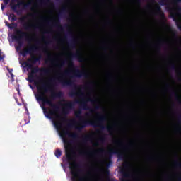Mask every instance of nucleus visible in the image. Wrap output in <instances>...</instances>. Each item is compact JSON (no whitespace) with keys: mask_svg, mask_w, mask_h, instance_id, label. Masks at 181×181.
Masks as SVG:
<instances>
[{"mask_svg":"<svg viewBox=\"0 0 181 181\" xmlns=\"http://www.w3.org/2000/svg\"><path fill=\"white\" fill-rule=\"evenodd\" d=\"M74 115L76 118H78L80 119V122H77L75 120H69L67 118L62 117L61 118V120L63 122H67L69 121L71 123H69L67 124V127L69 128H73L74 127L75 129L77 131H81V129H84L86 127H88V125H90V127H94L95 128H100V129H107V131L109 132L110 134H112L113 128L111 126H105L104 125V122L107 121V116L104 115H101V113L97 112L96 115L97 117H94L93 120H84L83 119V117L81 116V110H77L74 112Z\"/></svg>","mask_w":181,"mask_h":181,"instance_id":"obj_1","label":"nucleus"},{"mask_svg":"<svg viewBox=\"0 0 181 181\" xmlns=\"http://www.w3.org/2000/svg\"><path fill=\"white\" fill-rule=\"evenodd\" d=\"M35 84H40L37 86V94L36 95V99L37 101H42V103L41 108L45 117L49 118V119H52L53 117L59 118L57 112L60 111V107L57 104L54 103L52 100L45 97V93H48V91L52 90L50 83L42 82V79H40L38 82H35Z\"/></svg>","mask_w":181,"mask_h":181,"instance_id":"obj_2","label":"nucleus"},{"mask_svg":"<svg viewBox=\"0 0 181 181\" xmlns=\"http://www.w3.org/2000/svg\"><path fill=\"white\" fill-rule=\"evenodd\" d=\"M94 84H95V83L91 81L86 83L85 86L74 85V90H72L69 92V96H71V98L78 97L79 98L81 99V100H76L75 103H76V104H80L81 107L83 108V110H88L89 112H86L85 114L86 117H90L93 112H95V111H98V110H103V106H101L100 105H97L94 107L93 109H91L88 107V105L87 104L88 103H91V104H98V99L87 98V99L86 100L83 98L85 95L84 92H83V90L86 88L93 90Z\"/></svg>","mask_w":181,"mask_h":181,"instance_id":"obj_3","label":"nucleus"},{"mask_svg":"<svg viewBox=\"0 0 181 181\" xmlns=\"http://www.w3.org/2000/svg\"><path fill=\"white\" fill-rule=\"evenodd\" d=\"M69 66L71 69H74V71L71 70H64L61 74L63 77H69V78H74V77H85V78H87V77H88V74H87L86 71H80L74 66L73 60L71 59L69 61Z\"/></svg>","mask_w":181,"mask_h":181,"instance_id":"obj_4","label":"nucleus"},{"mask_svg":"<svg viewBox=\"0 0 181 181\" xmlns=\"http://www.w3.org/2000/svg\"><path fill=\"white\" fill-rule=\"evenodd\" d=\"M25 65L28 69L31 70V72L28 74V81L29 83H34L35 77H37V75L35 76L37 73H41V74H44L45 76H47V74H50V69H47L46 68H39V66H33V65L28 62H25Z\"/></svg>","mask_w":181,"mask_h":181,"instance_id":"obj_5","label":"nucleus"},{"mask_svg":"<svg viewBox=\"0 0 181 181\" xmlns=\"http://www.w3.org/2000/svg\"><path fill=\"white\" fill-rule=\"evenodd\" d=\"M100 153V155H103V153H106L108 156H112V155H117L119 159H124L125 158V155L124 153L118 148H110L107 152H105L104 148H100L99 150L89 153L90 155H97Z\"/></svg>","mask_w":181,"mask_h":181,"instance_id":"obj_6","label":"nucleus"},{"mask_svg":"<svg viewBox=\"0 0 181 181\" xmlns=\"http://www.w3.org/2000/svg\"><path fill=\"white\" fill-rule=\"evenodd\" d=\"M28 37V33L22 31V30H16L15 34L12 35V39L16 40L18 43V46L16 47V50H21L22 46H23V37Z\"/></svg>","mask_w":181,"mask_h":181,"instance_id":"obj_7","label":"nucleus"},{"mask_svg":"<svg viewBox=\"0 0 181 181\" xmlns=\"http://www.w3.org/2000/svg\"><path fill=\"white\" fill-rule=\"evenodd\" d=\"M17 1L16 4H11V8L13 12H16L17 15H22V10H18V8L19 6H23L22 9L25 10L28 9L32 4V3L28 2V3H25L23 1H19V0H16Z\"/></svg>","mask_w":181,"mask_h":181,"instance_id":"obj_8","label":"nucleus"},{"mask_svg":"<svg viewBox=\"0 0 181 181\" xmlns=\"http://www.w3.org/2000/svg\"><path fill=\"white\" fill-rule=\"evenodd\" d=\"M170 0H160V5L161 6H167L165 9L169 12L170 13V18H172L173 21H176V16H177V13H176V11H175V8H172L169 6V2Z\"/></svg>","mask_w":181,"mask_h":181,"instance_id":"obj_9","label":"nucleus"},{"mask_svg":"<svg viewBox=\"0 0 181 181\" xmlns=\"http://www.w3.org/2000/svg\"><path fill=\"white\" fill-rule=\"evenodd\" d=\"M37 50H39V47L36 45H30L27 48L21 51L20 53L23 57H26L28 54L33 56V53H36Z\"/></svg>","mask_w":181,"mask_h":181,"instance_id":"obj_10","label":"nucleus"},{"mask_svg":"<svg viewBox=\"0 0 181 181\" xmlns=\"http://www.w3.org/2000/svg\"><path fill=\"white\" fill-rule=\"evenodd\" d=\"M63 102L65 103L62 105L64 107L62 110V113L64 114V115H67V114L70 112V110L74 108L75 104H74V102L69 101L66 100H63Z\"/></svg>","mask_w":181,"mask_h":181,"instance_id":"obj_11","label":"nucleus"},{"mask_svg":"<svg viewBox=\"0 0 181 181\" xmlns=\"http://www.w3.org/2000/svg\"><path fill=\"white\" fill-rule=\"evenodd\" d=\"M42 19H43L45 22H47V25H49V26L52 25L54 28H57L61 32H63L64 28L63 26H62V24H60V20L59 18H55L52 23L50 21H47V18L42 17Z\"/></svg>","mask_w":181,"mask_h":181,"instance_id":"obj_12","label":"nucleus"},{"mask_svg":"<svg viewBox=\"0 0 181 181\" xmlns=\"http://www.w3.org/2000/svg\"><path fill=\"white\" fill-rule=\"evenodd\" d=\"M69 59L71 60V59H76L79 63H84L87 60L79 51H76L75 53H71L69 54Z\"/></svg>","mask_w":181,"mask_h":181,"instance_id":"obj_13","label":"nucleus"},{"mask_svg":"<svg viewBox=\"0 0 181 181\" xmlns=\"http://www.w3.org/2000/svg\"><path fill=\"white\" fill-rule=\"evenodd\" d=\"M23 28L25 30H28V31L36 30V29H39V27H37V25L29 22L23 23Z\"/></svg>","mask_w":181,"mask_h":181,"instance_id":"obj_14","label":"nucleus"},{"mask_svg":"<svg viewBox=\"0 0 181 181\" xmlns=\"http://www.w3.org/2000/svg\"><path fill=\"white\" fill-rule=\"evenodd\" d=\"M63 92L59 91V92H52L51 95L49 96V98L48 100H51V101H53L56 100V98H63Z\"/></svg>","mask_w":181,"mask_h":181,"instance_id":"obj_15","label":"nucleus"},{"mask_svg":"<svg viewBox=\"0 0 181 181\" xmlns=\"http://www.w3.org/2000/svg\"><path fill=\"white\" fill-rule=\"evenodd\" d=\"M31 57L29 58L25 63H30V64H36L37 62H40L42 59V55H40L38 57H36L35 55H31Z\"/></svg>","mask_w":181,"mask_h":181,"instance_id":"obj_16","label":"nucleus"},{"mask_svg":"<svg viewBox=\"0 0 181 181\" xmlns=\"http://www.w3.org/2000/svg\"><path fill=\"white\" fill-rule=\"evenodd\" d=\"M113 144H115V145H118L121 149H123V151H128L129 148V146L132 145V141L130 142L129 146H124L122 145V143L120 141V140H115L113 141Z\"/></svg>","mask_w":181,"mask_h":181,"instance_id":"obj_17","label":"nucleus"},{"mask_svg":"<svg viewBox=\"0 0 181 181\" xmlns=\"http://www.w3.org/2000/svg\"><path fill=\"white\" fill-rule=\"evenodd\" d=\"M58 80L63 86H70V84H74L73 81L71 79H62V76H60Z\"/></svg>","mask_w":181,"mask_h":181,"instance_id":"obj_18","label":"nucleus"},{"mask_svg":"<svg viewBox=\"0 0 181 181\" xmlns=\"http://www.w3.org/2000/svg\"><path fill=\"white\" fill-rule=\"evenodd\" d=\"M69 47L71 49H76L77 46V38L73 37L69 43L68 44Z\"/></svg>","mask_w":181,"mask_h":181,"instance_id":"obj_19","label":"nucleus"},{"mask_svg":"<svg viewBox=\"0 0 181 181\" xmlns=\"http://www.w3.org/2000/svg\"><path fill=\"white\" fill-rule=\"evenodd\" d=\"M155 8L158 15H159V16H160V18H162L163 19H165V13L162 11L160 6L156 5Z\"/></svg>","mask_w":181,"mask_h":181,"instance_id":"obj_20","label":"nucleus"},{"mask_svg":"<svg viewBox=\"0 0 181 181\" xmlns=\"http://www.w3.org/2000/svg\"><path fill=\"white\" fill-rule=\"evenodd\" d=\"M171 95H174L175 98L176 100V101L178 103V104L181 105V100H180V95H179V94H177V93L175 90H173L170 93Z\"/></svg>","mask_w":181,"mask_h":181,"instance_id":"obj_21","label":"nucleus"},{"mask_svg":"<svg viewBox=\"0 0 181 181\" xmlns=\"http://www.w3.org/2000/svg\"><path fill=\"white\" fill-rule=\"evenodd\" d=\"M8 21H10V22H15L18 21V18L14 13H11L8 15Z\"/></svg>","mask_w":181,"mask_h":181,"instance_id":"obj_22","label":"nucleus"},{"mask_svg":"<svg viewBox=\"0 0 181 181\" xmlns=\"http://www.w3.org/2000/svg\"><path fill=\"white\" fill-rule=\"evenodd\" d=\"M54 125L57 129H62L63 127V124L60 122H54Z\"/></svg>","mask_w":181,"mask_h":181,"instance_id":"obj_23","label":"nucleus"},{"mask_svg":"<svg viewBox=\"0 0 181 181\" xmlns=\"http://www.w3.org/2000/svg\"><path fill=\"white\" fill-rule=\"evenodd\" d=\"M98 141L100 142V144H105V141H107V137L105 136V134L100 136L98 139Z\"/></svg>","mask_w":181,"mask_h":181,"instance_id":"obj_24","label":"nucleus"},{"mask_svg":"<svg viewBox=\"0 0 181 181\" xmlns=\"http://www.w3.org/2000/svg\"><path fill=\"white\" fill-rule=\"evenodd\" d=\"M67 12H69L67 7H63L62 10L59 12V16H62V15H64V13H67Z\"/></svg>","mask_w":181,"mask_h":181,"instance_id":"obj_25","label":"nucleus"},{"mask_svg":"<svg viewBox=\"0 0 181 181\" xmlns=\"http://www.w3.org/2000/svg\"><path fill=\"white\" fill-rule=\"evenodd\" d=\"M54 155H55L56 158H60V156H62V150L57 148L55 151Z\"/></svg>","mask_w":181,"mask_h":181,"instance_id":"obj_26","label":"nucleus"},{"mask_svg":"<svg viewBox=\"0 0 181 181\" xmlns=\"http://www.w3.org/2000/svg\"><path fill=\"white\" fill-rule=\"evenodd\" d=\"M91 139V136L90 135H86L83 137V142L84 144H87V141H90Z\"/></svg>","mask_w":181,"mask_h":181,"instance_id":"obj_27","label":"nucleus"},{"mask_svg":"<svg viewBox=\"0 0 181 181\" xmlns=\"http://www.w3.org/2000/svg\"><path fill=\"white\" fill-rule=\"evenodd\" d=\"M173 165H174L175 168H181V163L177 160L174 161Z\"/></svg>","mask_w":181,"mask_h":181,"instance_id":"obj_28","label":"nucleus"},{"mask_svg":"<svg viewBox=\"0 0 181 181\" xmlns=\"http://www.w3.org/2000/svg\"><path fill=\"white\" fill-rule=\"evenodd\" d=\"M50 1L51 0H38L41 5H46L47 4H50Z\"/></svg>","mask_w":181,"mask_h":181,"instance_id":"obj_29","label":"nucleus"},{"mask_svg":"<svg viewBox=\"0 0 181 181\" xmlns=\"http://www.w3.org/2000/svg\"><path fill=\"white\" fill-rule=\"evenodd\" d=\"M16 26H18V24H16V23H12L10 25H8V28L10 29H15Z\"/></svg>","mask_w":181,"mask_h":181,"instance_id":"obj_30","label":"nucleus"},{"mask_svg":"<svg viewBox=\"0 0 181 181\" xmlns=\"http://www.w3.org/2000/svg\"><path fill=\"white\" fill-rule=\"evenodd\" d=\"M26 19H28V16H23V17L19 18V21H20L21 23H25V21H26Z\"/></svg>","mask_w":181,"mask_h":181,"instance_id":"obj_31","label":"nucleus"},{"mask_svg":"<svg viewBox=\"0 0 181 181\" xmlns=\"http://www.w3.org/2000/svg\"><path fill=\"white\" fill-rule=\"evenodd\" d=\"M66 62H67V59L62 61L60 64H57V66L58 67H63V66H64V64H66Z\"/></svg>","mask_w":181,"mask_h":181,"instance_id":"obj_32","label":"nucleus"},{"mask_svg":"<svg viewBox=\"0 0 181 181\" xmlns=\"http://www.w3.org/2000/svg\"><path fill=\"white\" fill-rule=\"evenodd\" d=\"M170 69L171 70H174V71H176V70H177V69H176V65H175V64L172 63V64H170Z\"/></svg>","mask_w":181,"mask_h":181,"instance_id":"obj_33","label":"nucleus"},{"mask_svg":"<svg viewBox=\"0 0 181 181\" xmlns=\"http://www.w3.org/2000/svg\"><path fill=\"white\" fill-rule=\"evenodd\" d=\"M123 166L126 168H129V162H126L124 163H123Z\"/></svg>","mask_w":181,"mask_h":181,"instance_id":"obj_34","label":"nucleus"},{"mask_svg":"<svg viewBox=\"0 0 181 181\" xmlns=\"http://www.w3.org/2000/svg\"><path fill=\"white\" fill-rule=\"evenodd\" d=\"M4 59H5V55L2 54V52L0 49V60H4Z\"/></svg>","mask_w":181,"mask_h":181,"instance_id":"obj_35","label":"nucleus"},{"mask_svg":"<svg viewBox=\"0 0 181 181\" xmlns=\"http://www.w3.org/2000/svg\"><path fill=\"white\" fill-rule=\"evenodd\" d=\"M49 62H52V55L48 53V55H47V59Z\"/></svg>","mask_w":181,"mask_h":181,"instance_id":"obj_36","label":"nucleus"},{"mask_svg":"<svg viewBox=\"0 0 181 181\" xmlns=\"http://www.w3.org/2000/svg\"><path fill=\"white\" fill-rule=\"evenodd\" d=\"M181 0H175L173 1L174 5H177V4H180Z\"/></svg>","mask_w":181,"mask_h":181,"instance_id":"obj_37","label":"nucleus"},{"mask_svg":"<svg viewBox=\"0 0 181 181\" xmlns=\"http://www.w3.org/2000/svg\"><path fill=\"white\" fill-rule=\"evenodd\" d=\"M9 1L11 0H3V2L5 5H8V4H9Z\"/></svg>","mask_w":181,"mask_h":181,"instance_id":"obj_38","label":"nucleus"},{"mask_svg":"<svg viewBox=\"0 0 181 181\" xmlns=\"http://www.w3.org/2000/svg\"><path fill=\"white\" fill-rule=\"evenodd\" d=\"M5 25H6V26H7L8 28L9 25H11V23H9L8 21H5Z\"/></svg>","mask_w":181,"mask_h":181,"instance_id":"obj_39","label":"nucleus"},{"mask_svg":"<svg viewBox=\"0 0 181 181\" xmlns=\"http://www.w3.org/2000/svg\"><path fill=\"white\" fill-rule=\"evenodd\" d=\"M64 28H66V29H69L70 28V26H69L68 24H65L64 25Z\"/></svg>","mask_w":181,"mask_h":181,"instance_id":"obj_40","label":"nucleus"},{"mask_svg":"<svg viewBox=\"0 0 181 181\" xmlns=\"http://www.w3.org/2000/svg\"><path fill=\"white\" fill-rule=\"evenodd\" d=\"M131 46H132V49H133L134 50H135L136 47H135V45H134V43H132V44H131Z\"/></svg>","mask_w":181,"mask_h":181,"instance_id":"obj_41","label":"nucleus"},{"mask_svg":"<svg viewBox=\"0 0 181 181\" xmlns=\"http://www.w3.org/2000/svg\"><path fill=\"white\" fill-rule=\"evenodd\" d=\"M177 118H178L179 121L181 120V115L180 114H178Z\"/></svg>","mask_w":181,"mask_h":181,"instance_id":"obj_42","label":"nucleus"},{"mask_svg":"<svg viewBox=\"0 0 181 181\" xmlns=\"http://www.w3.org/2000/svg\"><path fill=\"white\" fill-rule=\"evenodd\" d=\"M177 26L178 29H180L181 30V25H180V24L177 23Z\"/></svg>","mask_w":181,"mask_h":181,"instance_id":"obj_43","label":"nucleus"},{"mask_svg":"<svg viewBox=\"0 0 181 181\" xmlns=\"http://www.w3.org/2000/svg\"><path fill=\"white\" fill-rule=\"evenodd\" d=\"M118 13H123V11L122 9H119L117 11Z\"/></svg>","mask_w":181,"mask_h":181,"instance_id":"obj_44","label":"nucleus"},{"mask_svg":"<svg viewBox=\"0 0 181 181\" xmlns=\"http://www.w3.org/2000/svg\"><path fill=\"white\" fill-rule=\"evenodd\" d=\"M4 9H5V6H4L3 4H1V10L4 11Z\"/></svg>","mask_w":181,"mask_h":181,"instance_id":"obj_45","label":"nucleus"},{"mask_svg":"<svg viewBox=\"0 0 181 181\" xmlns=\"http://www.w3.org/2000/svg\"><path fill=\"white\" fill-rule=\"evenodd\" d=\"M165 86H166L167 88H170V85L169 83H166Z\"/></svg>","mask_w":181,"mask_h":181,"instance_id":"obj_46","label":"nucleus"},{"mask_svg":"<svg viewBox=\"0 0 181 181\" xmlns=\"http://www.w3.org/2000/svg\"><path fill=\"white\" fill-rule=\"evenodd\" d=\"M146 8L147 9H150V8H151V5H147V6H146Z\"/></svg>","mask_w":181,"mask_h":181,"instance_id":"obj_47","label":"nucleus"},{"mask_svg":"<svg viewBox=\"0 0 181 181\" xmlns=\"http://www.w3.org/2000/svg\"><path fill=\"white\" fill-rule=\"evenodd\" d=\"M80 155H86V153H84V152H80Z\"/></svg>","mask_w":181,"mask_h":181,"instance_id":"obj_48","label":"nucleus"},{"mask_svg":"<svg viewBox=\"0 0 181 181\" xmlns=\"http://www.w3.org/2000/svg\"><path fill=\"white\" fill-rule=\"evenodd\" d=\"M107 25H111V21L107 22Z\"/></svg>","mask_w":181,"mask_h":181,"instance_id":"obj_49","label":"nucleus"},{"mask_svg":"<svg viewBox=\"0 0 181 181\" xmlns=\"http://www.w3.org/2000/svg\"><path fill=\"white\" fill-rule=\"evenodd\" d=\"M177 74H178V76H181V72H180V71H179L177 72Z\"/></svg>","mask_w":181,"mask_h":181,"instance_id":"obj_50","label":"nucleus"},{"mask_svg":"<svg viewBox=\"0 0 181 181\" xmlns=\"http://www.w3.org/2000/svg\"><path fill=\"white\" fill-rule=\"evenodd\" d=\"M68 33H69V35H72L71 30H69V31H68Z\"/></svg>","mask_w":181,"mask_h":181,"instance_id":"obj_51","label":"nucleus"},{"mask_svg":"<svg viewBox=\"0 0 181 181\" xmlns=\"http://www.w3.org/2000/svg\"><path fill=\"white\" fill-rule=\"evenodd\" d=\"M71 18H74V15L73 13L70 14Z\"/></svg>","mask_w":181,"mask_h":181,"instance_id":"obj_52","label":"nucleus"},{"mask_svg":"<svg viewBox=\"0 0 181 181\" xmlns=\"http://www.w3.org/2000/svg\"><path fill=\"white\" fill-rule=\"evenodd\" d=\"M51 83H53L54 81V79H50Z\"/></svg>","mask_w":181,"mask_h":181,"instance_id":"obj_53","label":"nucleus"},{"mask_svg":"<svg viewBox=\"0 0 181 181\" xmlns=\"http://www.w3.org/2000/svg\"><path fill=\"white\" fill-rule=\"evenodd\" d=\"M69 22H71V18H68Z\"/></svg>","mask_w":181,"mask_h":181,"instance_id":"obj_54","label":"nucleus"},{"mask_svg":"<svg viewBox=\"0 0 181 181\" xmlns=\"http://www.w3.org/2000/svg\"><path fill=\"white\" fill-rule=\"evenodd\" d=\"M26 40H28V42H30V39H29V38H26Z\"/></svg>","mask_w":181,"mask_h":181,"instance_id":"obj_55","label":"nucleus"},{"mask_svg":"<svg viewBox=\"0 0 181 181\" xmlns=\"http://www.w3.org/2000/svg\"><path fill=\"white\" fill-rule=\"evenodd\" d=\"M158 50H160V48L159 47H157Z\"/></svg>","mask_w":181,"mask_h":181,"instance_id":"obj_56","label":"nucleus"},{"mask_svg":"<svg viewBox=\"0 0 181 181\" xmlns=\"http://www.w3.org/2000/svg\"><path fill=\"white\" fill-rule=\"evenodd\" d=\"M149 159H155V158H153V157H151V158H149Z\"/></svg>","mask_w":181,"mask_h":181,"instance_id":"obj_57","label":"nucleus"},{"mask_svg":"<svg viewBox=\"0 0 181 181\" xmlns=\"http://www.w3.org/2000/svg\"><path fill=\"white\" fill-rule=\"evenodd\" d=\"M49 43H50L49 42H46L47 45H49Z\"/></svg>","mask_w":181,"mask_h":181,"instance_id":"obj_58","label":"nucleus"},{"mask_svg":"<svg viewBox=\"0 0 181 181\" xmlns=\"http://www.w3.org/2000/svg\"><path fill=\"white\" fill-rule=\"evenodd\" d=\"M177 8H178V9L180 11V9H181L180 7L177 6Z\"/></svg>","mask_w":181,"mask_h":181,"instance_id":"obj_59","label":"nucleus"},{"mask_svg":"<svg viewBox=\"0 0 181 181\" xmlns=\"http://www.w3.org/2000/svg\"><path fill=\"white\" fill-rule=\"evenodd\" d=\"M95 145V146H97L98 145V143H96Z\"/></svg>","mask_w":181,"mask_h":181,"instance_id":"obj_60","label":"nucleus"},{"mask_svg":"<svg viewBox=\"0 0 181 181\" xmlns=\"http://www.w3.org/2000/svg\"><path fill=\"white\" fill-rule=\"evenodd\" d=\"M45 33H49V31L45 32Z\"/></svg>","mask_w":181,"mask_h":181,"instance_id":"obj_61","label":"nucleus"},{"mask_svg":"<svg viewBox=\"0 0 181 181\" xmlns=\"http://www.w3.org/2000/svg\"><path fill=\"white\" fill-rule=\"evenodd\" d=\"M138 1V2H141V0H137Z\"/></svg>","mask_w":181,"mask_h":181,"instance_id":"obj_62","label":"nucleus"},{"mask_svg":"<svg viewBox=\"0 0 181 181\" xmlns=\"http://www.w3.org/2000/svg\"><path fill=\"white\" fill-rule=\"evenodd\" d=\"M97 132H100V131L97 130Z\"/></svg>","mask_w":181,"mask_h":181,"instance_id":"obj_63","label":"nucleus"},{"mask_svg":"<svg viewBox=\"0 0 181 181\" xmlns=\"http://www.w3.org/2000/svg\"><path fill=\"white\" fill-rule=\"evenodd\" d=\"M44 52H46V49H44Z\"/></svg>","mask_w":181,"mask_h":181,"instance_id":"obj_64","label":"nucleus"}]
</instances>
